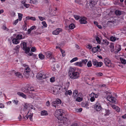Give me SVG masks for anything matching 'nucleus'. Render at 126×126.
I'll use <instances>...</instances> for the list:
<instances>
[{"label":"nucleus","instance_id":"nucleus-1","mask_svg":"<svg viewBox=\"0 0 126 126\" xmlns=\"http://www.w3.org/2000/svg\"><path fill=\"white\" fill-rule=\"evenodd\" d=\"M75 69L72 67H70L69 71V75L71 79H76L79 77V74L78 72L76 71Z\"/></svg>","mask_w":126,"mask_h":126},{"label":"nucleus","instance_id":"nucleus-2","mask_svg":"<svg viewBox=\"0 0 126 126\" xmlns=\"http://www.w3.org/2000/svg\"><path fill=\"white\" fill-rule=\"evenodd\" d=\"M23 66L24 67L23 74L26 77L28 78L29 76V74L31 70L30 68L28 65L25 64H23Z\"/></svg>","mask_w":126,"mask_h":126},{"label":"nucleus","instance_id":"nucleus-3","mask_svg":"<svg viewBox=\"0 0 126 126\" xmlns=\"http://www.w3.org/2000/svg\"><path fill=\"white\" fill-rule=\"evenodd\" d=\"M55 116L59 120H61L63 117V111L61 110H57L55 114Z\"/></svg>","mask_w":126,"mask_h":126},{"label":"nucleus","instance_id":"nucleus-4","mask_svg":"<svg viewBox=\"0 0 126 126\" xmlns=\"http://www.w3.org/2000/svg\"><path fill=\"white\" fill-rule=\"evenodd\" d=\"M47 76L45 73L43 72H39L37 75L36 77L39 79H42L46 78Z\"/></svg>","mask_w":126,"mask_h":126},{"label":"nucleus","instance_id":"nucleus-5","mask_svg":"<svg viewBox=\"0 0 126 126\" xmlns=\"http://www.w3.org/2000/svg\"><path fill=\"white\" fill-rule=\"evenodd\" d=\"M61 101L60 99H58L54 102H52V105L55 108L57 107L58 105L59 104H61Z\"/></svg>","mask_w":126,"mask_h":126},{"label":"nucleus","instance_id":"nucleus-6","mask_svg":"<svg viewBox=\"0 0 126 126\" xmlns=\"http://www.w3.org/2000/svg\"><path fill=\"white\" fill-rule=\"evenodd\" d=\"M59 120L60 121L59 122L64 125L68 124L69 122L68 119L66 117H63L61 120Z\"/></svg>","mask_w":126,"mask_h":126},{"label":"nucleus","instance_id":"nucleus-7","mask_svg":"<svg viewBox=\"0 0 126 126\" xmlns=\"http://www.w3.org/2000/svg\"><path fill=\"white\" fill-rule=\"evenodd\" d=\"M21 44H22L23 49L25 50V52L26 53L29 52L30 48L29 47H27L26 43L23 42Z\"/></svg>","mask_w":126,"mask_h":126},{"label":"nucleus","instance_id":"nucleus-8","mask_svg":"<svg viewBox=\"0 0 126 126\" xmlns=\"http://www.w3.org/2000/svg\"><path fill=\"white\" fill-rule=\"evenodd\" d=\"M95 109L97 111H99L101 110V107L99 102H97L95 105Z\"/></svg>","mask_w":126,"mask_h":126},{"label":"nucleus","instance_id":"nucleus-9","mask_svg":"<svg viewBox=\"0 0 126 126\" xmlns=\"http://www.w3.org/2000/svg\"><path fill=\"white\" fill-rule=\"evenodd\" d=\"M104 61L105 64L106 66L108 67L111 66V62L109 59L108 58H105Z\"/></svg>","mask_w":126,"mask_h":126},{"label":"nucleus","instance_id":"nucleus-10","mask_svg":"<svg viewBox=\"0 0 126 126\" xmlns=\"http://www.w3.org/2000/svg\"><path fill=\"white\" fill-rule=\"evenodd\" d=\"M81 19L79 20V21L81 24H86L87 22L86 21V18L85 17H80Z\"/></svg>","mask_w":126,"mask_h":126},{"label":"nucleus","instance_id":"nucleus-11","mask_svg":"<svg viewBox=\"0 0 126 126\" xmlns=\"http://www.w3.org/2000/svg\"><path fill=\"white\" fill-rule=\"evenodd\" d=\"M62 30L61 28H58L56 29V30L52 32V34L55 35H57L60 32H62Z\"/></svg>","mask_w":126,"mask_h":126},{"label":"nucleus","instance_id":"nucleus-12","mask_svg":"<svg viewBox=\"0 0 126 126\" xmlns=\"http://www.w3.org/2000/svg\"><path fill=\"white\" fill-rule=\"evenodd\" d=\"M45 55L47 58H51L52 56L51 53L50 51H47L45 52Z\"/></svg>","mask_w":126,"mask_h":126},{"label":"nucleus","instance_id":"nucleus-13","mask_svg":"<svg viewBox=\"0 0 126 126\" xmlns=\"http://www.w3.org/2000/svg\"><path fill=\"white\" fill-rule=\"evenodd\" d=\"M22 91L24 92H28V91H34V90L33 89H32V90H30L29 89L27 88L23 87L22 89Z\"/></svg>","mask_w":126,"mask_h":126},{"label":"nucleus","instance_id":"nucleus-14","mask_svg":"<svg viewBox=\"0 0 126 126\" xmlns=\"http://www.w3.org/2000/svg\"><path fill=\"white\" fill-rule=\"evenodd\" d=\"M97 1H93L91 0H90V5H91L92 6H94L95 5L97 4Z\"/></svg>","mask_w":126,"mask_h":126},{"label":"nucleus","instance_id":"nucleus-15","mask_svg":"<svg viewBox=\"0 0 126 126\" xmlns=\"http://www.w3.org/2000/svg\"><path fill=\"white\" fill-rule=\"evenodd\" d=\"M17 94L20 96H22L23 98L26 99V95L24 94L22 92H18L17 93Z\"/></svg>","mask_w":126,"mask_h":126},{"label":"nucleus","instance_id":"nucleus-16","mask_svg":"<svg viewBox=\"0 0 126 126\" xmlns=\"http://www.w3.org/2000/svg\"><path fill=\"white\" fill-rule=\"evenodd\" d=\"M78 91L77 90H75L74 91L73 93V96L75 98H76L78 97Z\"/></svg>","mask_w":126,"mask_h":126},{"label":"nucleus","instance_id":"nucleus-17","mask_svg":"<svg viewBox=\"0 0 126 126\" xmlns=\"http://www.w3.org/2000/svg\"><path fill=\"white\" fill-rule=\"evenodd\" d=\"M26 20L30 19L33 21H34L36 20L35 18L33 17L28 16L26 17Z\"/></svg>","mask_w":126,"mask_h":126},{"label":"nucleus","instance_id":"nucleus-18","mask_svg":"<svg viewBox=\"0 0 126 126\" xmlns=\"http://www.w3.org/2000/svg\"><path fill=\"white\" fill-rule=\"evenodd\" d=\"M13 43L15 44H17L19 43V42L16 38H14L12 40Z\"/></svg>","mask_w":126,"mask_h":126},{"label":"nucleus","instance_id":"nucleus-19","mask_svg":"<svg viewBox=\"0 0 126 126\" xmlns=\"http://www.w3.org/2000/svg\"><path fill=\"white\" fill-rule=\"evenodd\" d=\"M74 64L76 65L79 66L81 67L83 66L82 63L81 61L77 62L74 63Z\"/></svg>","mask_w":126,"mask_h":126},{"label":"nucleus","instance_id":"nucleus-20","mask_svg":"<svg viewBox=\"0 0 126 126\" xmlns=\"http://www.w3.org/2000/svg\"><path fill=\"white\" fill-rule=\"evenodd\" d=\"M41 114L42 115H47L48 113L47 111L45 110L42 111H41Z\"/></svg>","mask_w":126,"mask_h":126},{"label":"nucleus","instance_id":"nucleus-21","mask_svg":"<svg viewBox=\"0 0 126 126\" xmlns=\"http://www.w3.org/2000/svg\"><path fill=\"white\" fill-rule=\"evenodd\" d=\"M27 20H25L24 21V25L23 26V29L24 31H26L27 30Z\"/></svg>","mask_w":126,"mask_h":126},{"label":"nucleus","instance_id":"nucleus-22","mask_svg":"<svg viewBox=\"0 0 126 126\" xmlns=\"http://www.w3.org/2000/svg\"><path fill=\"white\" fill-rule=\"evenodd\" d=\"M110 39L111 41L114 42L116 39L118 40L119 39L118 38H116L115 37L111 36L110 37Z\"/></svg>","mask_w":126,"mask_h":126},{"label":"nucleus","instance_id":"nucleus-23","mask_svg":"<svg viewBox=\"0 0 126 126\" xmlns=\"http://www.w3.org/2000/svg\"><path fill=\"white\" fill-rule=\"evenodd\" d=\"M65 94L66 95H67L68 94L71 95L72 94V92L71 90L66 91L65 93Z\"/></svg>","mask_w":126,"mask_h":126},{"label":"nucleus","instance_id":"nucleus-24","mask_svg":"<svg viewBox=\"0 0 126 126\" xmlns=\"http://www.w3.org/2000/svg\"><path fill=\"white\" fill-rule=\"evenodd\" d=\"M115 48L116 50L118 52L120 51L121 49V46L120 45H116Z\"/></svg>","mask_w":126,"mask_h":126},{"label":"nucleus","instance_id":"nucleus-25","mask_svg":"<svg viewBox=\"0 0 126 126\" xmlns=\"http://www.w3.org/2000/svg\"><path fill=\"white\" fill-rule=\"evenodd\" d=\"M15 74L16 76L19 78H20L22 77L21 74L19 72H17L16 73H15Z\"/></svg>","mask_w":126,"mask_h":126},{"label":"nucleus","instance_id":"nucleus-26","mask_svg":"<svg viewBox=\"0 0 126 126\" xmlns=\"http://www.w3.org/2000/svg\"><path fill=\"white\" fill-rule=\"evenodd\" d=\"M22 35L21 34H18L16 36V38L18 40H20L22 39Z\"/></svg>","mask_w":126,"mask_h":126},{"label":"nucleus","instance_id":"nucleus-27","mask_svg":"<svg viewBox=\"0 0 126 126\" xmlns=\"http://www.w3.org/2000/svg\"><path fill=\"white\" fill-rule=\"evenodd\" d=\"M69 28L71 29H73L75 27L74 24L73 23H71L69 26Z\"/></svg>","mask_w":126,"mask_h":126},{"label":"nucleus","instance_id":"nucleus-28","mask_svg":"<svg viewBox=\"0 0 126 126\" xmlns=\"http://www.w3.org/2000/svg\"><path fill=\"white\" fill-rule=\"evenodd\" d=\"M87 61V59H85L84 60H82L81 61V62H82V65H83V64L85 65L86 64V63Z\"/></svg>","mask_w":126,"mask_h":126},{"label":"nucleus","instance_id":"nucleus-29","mask_svg":"<svg viewBox=\"0 0 126 126\" xmlns=\"http://www.w3.org/2000/svg\"><path fill=\"white\" fill-rule=\"evenodd\" d=\"M120 60L122 64H126V60L124 59L121 58H120Z\"/></svg>","mask_w":126,"mask_h":126},{"label":"nucleus","instance_id":"nucleus-30","mask_svg":"<svg viewBox=\"0 0 126 126\" xmlns=\"http://www.w3.org/2000/svg\"><path fill=\"white\" fill-rule=\"evenodd\" d=\"M105 113L104 115L106 116L110 114V112L109 110H105Z\"/></svg>","mask_w":126,"mask_h":126},{"label":"nucleus","instance_id":"nucleus-31","mask_svg":"<svg viewBox=\"0 0 126 126\" xmlns=\"http://www.w3.org/2000/svg\"><path fill=\"white\" fill-rule=\"evenodd\" d=\"M115 14L117 15L120 16L121 14V12L119 10H117L115 11Z\"/></svg>","mask_w":126,"mask_h":126},{"label":"nucleus","instance_id":"nucleus-32","mask_svg":"<svg viewBox=\"0 0 126 126\" xmlns=\"http://www.w3.org/2000/svg\"><path fill=\"white\" fill-rule=\"evenodd\" d=\"M103 44L106 45H108L109 44L108 41L106 40H103Z\"/></svg>","mask_w":126,"mask_h":126},{"label":"nucleus","instance_id":"nucleus-33","mask_svg":"<svg viewBox=\"0 0 126 126\" xmlns=\"http://www.w3.org/2000/svg\"><path fill=\"white\" fill-rule=\"evenodd\" d=\"M38 56L39 58L41 60L43 59L44 58V56L42 54H39Z\"/></svg>","mask_w":126,"mask_h":126},{"label":"nucleus","instance_id":"nucleus-34","mask_svg":"<svg viewBox=\"0 0 126 126\" xmlns=\"http://www.w3.org/2000/svg\"><path fill=\"white\" fill-rule=\"evenodd\" d=\"M82 100V98L80 97H78L76 99V101H77L80 102Z\"/></svg>","mask_w":126,"mask_h":126},{"label":"nucleus","instance_id":"nucleus-35","mask_svg":"<svg viewBox=\"0 0 126 126\" xmlns=\"http://www.w3.org/2000/svg\"><path fill=\"white\" fill-rule=\"evenodd\" d=\"M87 65L89 67H90L92 66L91 62V61H89L87 64Z\"/></svg>","mask_w":126,"mask_h":126},{"label":"nucleus","instance_id":"nucleus-36","mask_svg":"<svg viewBox=\"0 0 126 126\" xmlns=\"http://www.w3.org/2000/svg\"><path fill=\"white\" fill-rule=\"evenodd\" d=\"M97 51V48L96 47H94L92 48V51L94 53L96 52Z\"/></svg>","mask_w":126,"mask_h":126},{"label":"nucleus","instance_id":"nucleus-37","mask_svg":"<svg viewBox=\"0 0 126 126\" xmlns=\"http://www.w3.org/2000/svg\"><path fill=\"white\" fill-rule=\"evenodd\" d=\"M18 16L19 20L20 21L21 20L22 17L23 15L19 13L18 14Z\"/></svg>","mask_w":126,"mask_h":126},{"label":"nucleus","instance_id":"nucleus-38","mask_svg":"<svg viewBox=\"0 0 126 126\" xmlns=\"http://www.w3.org/2000/svg\"><path fill=\"white\" fill-rule=\"evenodd\" d=\"M60 51L62 53V56L63 57L65 55V51L61 49H60Z\"/></svg>","mask_w":126,"mask_h":126},{"label":"nucleus","instance_id":"nucleus-39","mask_svg":"<svg viewBox=\"0 0 126 126\" xmlns=\"http://www.w3.org/2000/svg\"><path fill=\"white\" fill-rule=\"evenodd\" d=\"M49 59H50V61L51 62H55V59L54 57H52V56Z\"/></svg>","mask_w":126,"mask_h":126},{"label":"nucleus","instance_id":"nucleus-40","mask_svg":"<svg viewBox=\"0 0 126 126\" xmlns=\"http://www.w3.org/2000/svg\"><path fill=\"white\" fill-rule=\"evenodd\" d=\"M33 115V114L32 113H30V114H29V118L31 121L32 120V117Z\"/></svg>","mask_w":126,"mask_h":126},{"label":"nucleus","instance_id":"nucleus-41","mask_svg":"<svg viewBox=\"0 0 126 126\" xmlns=\"http://www.w3.org/2000/svg\"><path fill=\"white\" fill-rule=\"evenodd\" d=\"M97 67H101V65H102V63L101 62H97Z\"/></svg>","mask_w":126,"mask_h":126},{"label":"nucleus","instance_id":"nucleus-42","mask_svg":"<svg viewBox=\"0 0 126 126\" xmlns=\"http://www.w3.org/2000/svg\"><path fill=\"white\" fill-rule=\"evenodd\" d=\"M78 60V58L77 57H75L72 60H71L70 61V62L71 63H72L73 62H74V61H76L77 60Z\"/></svg>","mask_w":126,"mask_h":126},{"label":"nucleus","instance_id":"nucleus-43","mask_svg":"<svg viewBox=\"0 0 126 126\" xmlns=\"http://www.w3.org/2000/svg\"><path fill=\"white\" fill-rule=\"evenodd\" d=\"M93 64L94 65H96V63H97L98 62L95 59H93L92 60Z\"/></svg>","mask_w":126,"mask_h":126},{"label":"nucleus","instance_id":"nucleus-44","mask_svg":"<svg viewBox=\"0 0 126 126\" xmlns=\"http://www.w3.org/2000/svg\"><path fill=\"white\" fill-rule=\"evenodd\" d=\"M115 98L112 96L111 98L110 101L112 102H115Z\"/></svg>","mask_w":126,"mask_h":126},{"label":"nucleus","instance_id":"nucleus-45","mask_svg":"<svg viewBox=\"0 0 126 126\" xmlns=\"http://www.w3.org/2000/svg\"><path fill=\"white\" fill-rule=\"evenodd\" d=\"M96 75L98 77H100L103 75V73H95Z\"/></svg>","mask_w":126,"mask_h":126},{"label":"nucleus","instance_id":"nucleus-46","mask_svg":"<svg viewBox=\"0 0 126 126\" xmlns=\"http://www.w3.org/2000/svg\"><path fill=\"white\" fill-rule=\"evenodd\" d=\"M30 3H31L34 4L37 2V0H30Z\"/></svg>","mask_w":126,"mask_h":126},{"label":"nucleus","instance_id":"nucleus-47","mask_svg":"<svg viewBox=\"0 0 126 126\" xmlns=\"http://www.w3.org/2000/svg\"><path fill=\"white\" fill-rule=\"evenodd\" d=\"M74 16L75 18L77 20H78L80 16H79L74 15Z\"/></svg>","mask_w":126,"mask_h":126},{"label":"nucleus","instance_id":"nucleus-48","mask_svg":"<svg viewBox=\"0 0 126 126\" xmlns=\"http://www.w3.org/2000/svg\"><path fill=\"white\" fill-rule=\"evenodd\" d=\"M20 47L18 45L16 46V47L14 48V49L16 51H18L19 50V48Z\"/></svg>","mask_w":126,"mask_h":126},{"label":"nucleus","instance_id":"nucleus-49","mask_svg":"<svg viewBox=\"0 0 126 126\" xmlns=\"http://www.w3.org/2000/svg\"><path fill=\"white\" fill-rule=\"evenodd\" d=\"M58 92V89L55 88L54 90H53V92L54 93V94H57Z\"/></svg>","mask_w":126,"mask_h":126},{"label":"nucleus","instance_id":"nucleus-50","mask_svg":"<svg viewBox=\"0 0 126 126\" xmlns=\"http://www.w3.org/2000/svg\"><path fill=\"white\" fill-rule=\"evenodd\" d=\"M42 23L43 24V26L44 27H47V24L45 21H43L42 22Z\"/></svg>","mask_w":126,"mask_h":126},{"label":"nucleus","instance_id":"nucleus-51","mask_svg":"<svg viewBox=\"0 0 126 126\" xmlns=\"http://www.w3.org/2000/svg\"><path fill=\"white\" fill-rule=\"evenodd\" d=\"M95 38L96 40V41H97V43H100V40L98 37H96Z\"/></svg>","mask_w":126,"mask_h":126},{"label":"nucleus","instance_id":"nucleus-52","mask_svg":"<svg viewBox=\"0 0 126 126\" xmlns=\"http://www.w3.org/2000/svg\"><path fill=\"white\" fill-rule=\"evenodd\" d=\"M55 78L53 77H52L50 79V81L51 82H53L55 81Z\"/></svg>","mask_w":126,"mask_h":126},{"label":"nucleus","instance_id":"nucleus-53","mask_svg":"<svg viewBox=\"0 0 126 126\" xmlns=\"http://www.w3.org/2000/svg\"><path fill=\"white\" fill-rule=\"evenodd\" d=\"M86 47L89 49H90L92 48V46L91 45L88 44L87 45Z\"/></svg>","mask_w":126,"mask_h":126},{"label":"nucleus","instance_id":"nucleus-54","mask_svg":"<svg viewBox=\"0 0 126 126\" xmlns=\"http://www.w3.org/2000/svg\"><path fill=\"white\" fill-rule=\"evenodd\" d=\"M111 97L112 96H108L106 98L107 99L108 101H110L111 98Z\"/></svg>","mask_w":126,"mask_h":126},{"label":"nucleus","instance_id":"nucleus-55","mask_svg":"<svg viewBox=\"0 0 126 126\" xmlns=\"http://www.w3.org/2000/svg\"><path fill=\"white\" fill-rule=\"evenodd\" d=\"M95 98H94V96H93V97H91L90 99V100L91 101L93 102L94 101Z\"/></svg>","mask_w":126,"mask_h":126},{"label":"nucleus","instance_id":"nucleus-56","mask_svg":"<svg viewBox=\"0 0 126 126\" xmlns=\"http://www.w3.org/2000/svg\"><path fill=\"white\" fill-rule=\"evenodd\" d=\"M36 28V27L35 26H33L30 29L32 31L34 29H35Z\"/></svg>","mask_w":126,"mask_h":126},{"label":"nucleus","instance_id":"nucleus-57","mask_svg":"<svg viewBox=\"0 0 126 126\" xmlns=\"http://www.w3.org/2000/svg\"><path fill=\"white\" fill-rule=\"evenodd\" d=\"M31 50L32 52H34L36 50V48L35 47H32V48Z\"/></svg>","mask_w":126,"mask_h":126},{"label":"nucleus","instance_id":"nucleus-58","mask_svg":"<svg viewBox=\"0 0 126 126\" xmlns=\"http://www.w3.org/2000/svg\"><path fill=\"white\" fill-rule=\"evenodd\" d=\"M67 88H66V87H64L62 89L63 91V92H65V91H67Z\"/></svg>","mask_w":126,"mask_h":126},{"label":"nucleus","instance_id":"nucleus-59","mask_svg":"<svg viewBox=\"0 0 126 126\" xmlns=\"http://www.w3.org/2000/svg\"><path fill=\"white\" fill-rule=\"evenodd\" d=\"M3 29L4 30H6L7 31H8L9 30L7 28V27L5 26H3Z\"/></svg>","mask_w":126,"mask_h":126},{"label":"nucleus","instance_id":"nucleus-60","mask_svg":"<svg viewBox=\"0 0 126 126\" xmlns=\"http://www.w3.org/2000/svg\"><path fill=\"white\" fill-rule=\"evenodd\" d=\"M24 5L25 7L27 8H28L30 6L29 4H26L25 3H24Z\"/></svg>","mask_w":126,"mask_h":126},{"label":"nucleus","instance_id":"nucleus-61","mask_svg":"<svg viewBox=\"0 0 126 126\" xmlns=\"http://www.w3.org/2000/svg\"><path fill=\"white\" fill-rule=\"evenodd\" d=\"M18 19H17L16 20H15L13 23V24L15 25H16L18 23Z\"/></svg>","mask_w":126,"mask_h":126},{"label":"nucleus","instance_id":"nucleus-62","mask_svg":"<svg viewBox=\"0 0 126 126\" xmlns=\"http://www.w3.org/2000/svg\"><path fill=\"white\" fill-rule=\"evenodd\" d=\"M114 110L117 112H119L120 111V109L118 106L117 108H116Z\"/></svg>","mask_w":126,"mask_h":126},{"label":"nucleus","instance_id":"nucleus-63","mask_svg":"<svg viewBox=\"0 0 126 126\" xmlns=\"http://www.w3.org/2000/svg\"><path fill=\"white\" fill-rule=\"evenodd\" d=\"M29 112H28L27 114L25 116V119H26H26H27L28 118V117H29Z\"/></svg>","mask_w":126,"mask_h":126},{"label":"nucleus","instance_id":"nucleus-64","mask_svg":"<svg viewBox=\"0 0 126 126\" xmlns=\"http://www.w3.org/2000/svg\"><path fill=\"white\" fill-rule=\"evenodd\" d=\"M39 19L41 21H43L44 19V18H43V17H41V16H39Z\"/></svg>","mask_w":126,"mask_h":126}]
</instances>
